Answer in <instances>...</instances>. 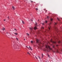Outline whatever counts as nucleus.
<instances>
[{"mask_svg":"<svg viewBox=\"0 0 62 62\" xmlns=\"http://www.w3.org/2000/svg\"><path fill=\"white\" fill-rule=\"evenodd\" d=\"M29 29L30 30H33V28L30 27Z\"/></svg>","mask_w":62,"mask_h":62,"instance_id":"423d86ee","label":"nucleus"},{"mask_svg":"<svg viewBox=\"0 0 62 62\" xmlns=\"http://www.w3.org/2000/svg\"><path fill=\"white\" fill-rule=\"evenodd\" d=\"M53 19H51V21H53Z\"/></svg>","mask_w":62,"mask_h":62,"instance_id":"5701e85b","label":"nucleus"},{"mask_svg":"<svg viewBox=\"0 0 62 62\" xmlns=\"http://www.w3.org/2000/svg\"><path fill=\"white\" fill-rule=\"evenodd\" d=\"M36 10H38V9L37 8H36Z\"/></svg>","mask_w":62,"mask_h":62,"instance_id":"a878e982","label":"nucleus"},{"mask_svg":"<svg viewBox=\"0 0 62 62\" xmlns=\"http://www.w3.org/2000/svg\"><path fill=\"white\" fill-rule=\"evenodd\" d=\"M49 25H51V23H50L49 24Z\"/></svg>","mask_w":62,"mask_h":62,"instance_id":"2f4dec72","label":"nucleus"},{"mask_svg":"<svg viewBox=\"0 0 62 62\" xmlns=\"http://www.w3.org/2000/svg\"><path fill=\"white\" fill-rule=\"evenodd\" d=\"M41 28L42 29H44V27H41Z\"/></svg>","mask_w":62,"mask_h":62,"instance_id":"bb28decb","label":"nucleus"},{"mask_svg":"<svg viewBox=\"0 0 62 62\" xmlns=\"http://www.w3.org/2000/svg\"><path fill=\"white\" fill-rule=\"evenodd\" d=\"M56 46H58V45H57Z\"/></svg>","mask_w":62,"mask_h":62,"instance_id":"a19ab883","label":"nucleus"},{"mask_svg":"<svg viewBox=\"0 0 62 62\" xmlns=\"http://www.w3.org/2000/svg\"><path fill=\"white\" fill-rule=\"evenodd\" d=\"M29 48H30V49H31V50L32 51V49L31 48V47L30 46H29Z\"/></svg>","mask_w":62,"mask_h":62,"instance_id":"0eeeda50","label":"nucleus"},{"mask_svg":"<svg viewBox=\"0 0 62 62\" xmlns=\"http://www.w3.org/2000/svg\"><path fill=\"white\" fill-rule=\"evenodd\" d=\"M15 35H18V33H15Z\"/></svg>","mask_w":62,"mask_h":62,"instance_id":"ddd939ff","label":"nucleus"},{"mask_svg":"<svg viewBox=\"0 0 62 62\" xmlns=\"http://www.w3.org/2000/svg\"><path fill=\"white\" fill-rule=\"evenodd\" d=\"M54 29L55 30V31H57V28L56 27H54Z\"/></svg>","mask_w":62,"mask_h":62,"instance_id":"20e7f679","label":"nucleus"},{"mask_svg":"<svg viewBox=\"0 0 62 62\" xmlns=\"http://www.w3.org/2000/svg\"><path fill=\"white\" fill-rule=\"evenodd\" d=\"M47 10H46V12H47Z\"/></svg>","mask_w":62,"mask_h":62,"instance_id":"f704fd0d","label":"nucleus"},{"mask_svg":"<svg viewBox=\"0 0 62 62\" xmlns=\"http://www.w3.org/2000/svg\"><path fill=\"white\" fill-rule=\"evenodd\" d=\"M45 24V23H42L43 25H44Z\"/></svg>","mask_w":62,"mask_h":62,"instance_id":"c756f323","label":"nucleus"},{"mask_svg":"<svg viewBox=\"0 0 62 62\" xmlns=\"http://www.w3.org/2000/svg\"><path fill=\"white\" fill-rule=\"evenodd\" d=\"M26 34L28 35V36H29V34H28V33H27Z\"/></svg>","mask_w":62,"mask_h":62,"instance_id":"6ab92c4d","label":"nucleus"},{"mask_svg":"<svg viewBox=\"0 0 62 62\" xmlns=\"http://www.w3.org/2000/svg\"><path fill=\"white\" fill-rule=\"evenodd\" d=\"M29 54H30V55H31V54H30V53Z\"/></svg>","mask_w":62,"mask_h":62,"instance_id":"79ce46f5","label":"nucleus"},{"mask_svg":"<svg viewBox=\"0 0 62 62\" xmlns=\"http://www.w3.org/2000/svg\"><path fill=\"white\" fill-rule=\"evenodd\" d=\"M16 39H17V40H19V39H18L17 38H16Z\"/></svg>","mask_w":62,"mask_h":62,"instance_id":"b1692460","label":"nucleus"},{"mask_svg":"<svg viewBox=\"0 0 62 62\" xmlns=\"http://www.w3.org/2000/svg\"><path fill=\"white\" fill-rule=\"evenodd\" d=\"M46 50L47 52H50V50H52V48H50V46L48 45H46Z\"/></svg>","mask_w":62,"mask_h":62,"instance_id":"f257e3e1","label":"nucleus"},{"mask_svg":"<svg viewBox=\"0 0 62 62\" xmlns=\"http://www.w3.org/2000/svg\"><path fill=\"white\" fill-rule=\"evenodd\" d=\"M37 40V43H38V44L39 45V46H41V43L39 41V40L38 39H37L36 40Z\"/></svg>","mask_w":62,"mask_h":62,"instance_id":"f03ea898","label":"nucleus"},{"mask_svg":"<svg viewBox=\"0 0 62 62\" xmlns=\"http://www.w3.org/2000/svg\"><path fill=\"white\" fill-rule=\"evenodd\" d=\"M48 56L49 57H50V56L48 54Z\"/></svg>","mask_w":62,"mask_h":62,"instance_id":"c85d7f7f","label":"nucleus"},{"mask_svg":"<svg viewBox=\"0 0 62 62\" xmlns=\"http://www.w3.org/2000/svg\"><path fill=\"white\" fill-rule=\"evenodd\" d=\"M39 20H38V21H39Z\"/></svg>","mask_w":62,"mask_h":62,"instance_id":"ea45409f","label":"nucleus"},{"mask_svg":"<svg viewBox=\"0 0 62 62\" xmlns=\"http://www.w3.org/2000/svg\"><path fill=\"white\" fill-rule=\"evenodd\" d=\"M30 2H33V1H32L30 0Z\"/></svg>","mask_w":62,"mask_h":62,"instance_id":"7c9ffc66","label":"nucleus"},{"mask_svg":"<svg viewBox=\"0 0 62 62\" xmlns=\"http://www.w3.org/2000/svg\"><path fill=\"white\" fill-rule=\"evenodd\" d=\"M37 26V23H36L35 24V26L34 27V30H36L37 29L36 26Z\"/></svg>","mask_w":62,"mask_h":62,"instance_id":"7ed1b4c3","label":"nucleus"},{"mask_svg":"<svg viewBox=\"0 0 62 62\" xmlns=\"http://www.w3.org/2000/svg\"><path fill=\"white\" fill-rule=\"evenodd\" d=\"M4 21H6V20L4 19Z\"/></svg>","mask_w":62,"mask_h":62,"instance_id":"72a5a7b5","label":"nucleus"},{"mask_svg":"<svg viewBox=\"0 0 62 62\" xmlns=\"http://www.w3.org/2000/svg\"><path fill=\"white\" fill-rule=\"evenodd\" d=\"M57 19L58 20V21H60V19H59V18H57Z\"/></svg>","mask_w":62,"mask_h":62,"instance_id":"4468645a","label":"nucleus"},{"mask_svg":"<svg viewBox=\"0 0 62 62\" xmlns=\"http://www.w3.org/2000/svg\"><path fill=\"white\" fill-rule=\"evenodd\" d=\"M12 8L13 9H14V10L15 9V8L14 6L12 7Z\"/></svg>","mask_w":62,"mask_h":62,"instance_id":"6e6552de","label":"nucleus"},{"mask_svg":"<svg viewBox=\"0 0 62 62\" xmlns=\"http://www.w3.org/2000/svg\"><path fill=\"white\" fill-rule=\"evenodd\" d=\"M24 40H25V39H24Z\"/></svg>","mask_w":62,"mask_h":62,"instance_id":"37998d69","label":"nucleus"},{"mask_svg":"<svg viewBox=\"0 0 62 62\" xmlns=\"http://www.w3.org/2000/svg\"><path fill=\"white\" fill-rule=\"evenodd\" d=\"M38 58L39 59H40V57L39 56H38Z\"/></svg>","mask_w":62,"mask_h":62,"instance_id":"9d476101","label":"nucleus"},{"mask_svg":"<svg viewBox=\"0 0 62 62\" xmlns=\"http://www.w3.org/2000/svg\"><path fill=\"white\" fill-rule=\"evenodd\" d=\"M45 23H48V21H47V20H46V21H45Z\"/></svg>","mask_w":62,"mask_h":62,"instance_id":"1a4fd4ad","label":"nucleus"},{"mask_svg":"<svg viewBox=\"0 0 62 62\" xmlns=\"http://www.w3.org/2000/svg\"><path fill=\"white\" fill-rule=\"evenodd\" d=\"M47 19H49V16H47Z\"/></svg>","mask_w":62,"mask_h":62,"instance_id":"4be33fe9","label":"nucleus"},{"mask_svg":"<svg viewBox=\"0 0 62 62\" xmlns=\"http://www.w3.org/2000/svg\"><path fill=\"white\" fill-rule=\"evenodd\" d=\"M46 10V9H44V10Z\"/></svg>","mask_w":62,"mask_h":62,"instance_id":"4c0bfd02","label":"nucleus"},{"mask_svg":"<svg viewBox=\"0 0 62 62\" xmlns=\"http://www.w3.org/2000/svg\"><path fill=\"white\" fill-rule=\"evenodd\" d=\"M57 51H58V50H57Z\"/></svg>","mask_w":62,"mask_h":62,"instance_id":"a18cd8bd","label":"nucleus"},{"mask_svg":"<svg viewBox=\"0 0 62 62\" xmlns=\"http://www.w3.org/2000/svg\"><path fill=\"white\" fill-rule=\"evenodd\" d=\"M7 34H8V32H7Z\"/></svg>","mask_w":62,"mask_h":62,"instance_id":"c03bdc74","label":"nucleus"},{"mask_svg":"<svg viewBox=\"0 0 62 62\" xmlns=\"http://www.w3.org/2000/svg\"><path fill=\"white\" fill-rule=\"evenodd\" d=\"M31 43H33V41H31Z\"/></svg>","mask_w":62,"mask_h":62,"instance_id":"393cba45","label":"nucleus"},{"mask_svg":"<svg viewBox=\"0 0 62 62\" xmlns=\"http://www.w3.org/2000/svg\"><path fill=\"white\" fill-rule=\"evenodd\" d=\"M8 19H9V16H8Z\"/></svg>","mask_w":62,"mask_h":62,"instance_id":"473e14b6","label":"nucleus"},{"mask_svg":"<svg viewBox=\"0 0 62 62\" xmlns=\"http://www.w3.org/2000/svg\"><path fill=\"white\" fill-rule=\"evenodd\" d=\"M56 24H57V23H55L54 25H56Z\"/></svg>","mask_w":62,"mask_h":62,"instance_id":"412c9836","label":"nucleus"},{"mask_svg":"<svg viewBox=\"0 0 62 62\" xmlns=\"http://www.w3.org/2000/svg\"><path fill=\"white\" fill-rule=\"evenodd\" d=\"M51 27H48V29L49 30H50V28Z\"/></svg>","mask_w":62,"mask_h":62,"instance_id":"aec40b11","label":"nucleus"},{"mask_svg":"<svg viewBox=\"0 0 62 62\" xmlns=\"http://www.w3.org/2000/svg\"><path fill=\"white\" fill-rule=\"evenodd\" d=\"M51 41L52 43H56V42L53 41L52 40H51Z\"/></svg>","mask_w":62,"mask_h":62,"instance_id":"39448f33","label":"nucleus"},{"mask_svg":"<svg viewBox=\"0 0 62 62\" xmlns=\"http://www.w3.org/2000/svg\"><path fill=\"white\" fill-rule=\"evenodd\" d=\"M61 41H59L58 42V43H60V42H61Z\"/></svg>","mask_w":62,"mask_h":62,"instance_id":"dca6fc26","label":"nucleus"},{"mask_svg":"<svg viewBox=\"0 0 62 62\" xmlns=\"http://www.w3.org/2000/svg\"><path fill=\"white\" fill-rule=\"evenodd\" d=\"M35 57L36 58V59H37V60H38V58L36 56H35Z\"/></svg>","mask_w":62,"mask_h":62,"instance_id":"2eb2a0df","label":"nucleus"},{"mask_svg":"<svg viewBox=\"0 0 62 62\" xmlns=\"http://www.w3.org/2000/svg\"><path fill=\"white\" fill-rule=\"evenodd\" d=\"M31 21H33V20H32V19H31Z\"/></svg>","mask_w":62,"mask_h":62,"instance_id":"e433bc0d","label":"nucleus"},{"mask_svg":"<svg viewBox=\"0 0 62 62\" xmlns=\"http://www.w3.org/2000/svg\"><path fill=\"white\" fill-rule=\"evenodd\" d=\"M27 54H29V53L28 52V53H27Z\"/></svg>","mask_w":62,"mask_h":62,"instance_id":"58836bf2","label":"nucleus"},{"mask_svg":"<svg viewBox=\"0 0 62 62\" xmlns=\"http://www.w3.org/2000/svg\"><path fill=\"white\" fill-rule=\"evenodd\" d=\"M5 30V28H3L2 29V30L4 31Z\"/></svg>","mask_w":62,"mask_h":62,"instance_id":"f8f14e48","label":"nucleus"},{"mask_svg":"<svg viewBox=\"0 0 62 62\" xmlns=\"http://www.w3.org/2000/svg\"><path fill=\"white\" fill-rule=\"evenodd\" d=\"M26 47L27 48H28V49H29V47H27V46H26Z\"/></svg>","mask_w":62,"mask_h":62,"instance_id":"a211bd4d","label":"nucleus"},{"mask_svg":"<svg viewBox=\"0 0 62 62\" xmlns=\"http://www.w3.org/2000/svg\"><path fill=\"white\" fill-rule=\"evenodd\" d=\"M53 48H54V45L53 46Z\"/></svg>","mask_w":62,"mask_h":62,"instance_id":"cd10ccee","label":"nucleus"},{"mask_svg":"<svg viewBox=\"0 0 62 62\" xmlns=\"http://www.w3.org/2000/svg\"><path fill=\"white\" fill-rule=\"evenodd\" d=\"M14 30H15L16 31V29H15Z\"/></svg>","mask_w":62,"mask_h":62,"instance_id":"c9c22d12","label":"nucleus"},{"mask_svg":"<svg viewBox=\"0 0 62 62\" xmlns=\"http://www.w3.org/2000/svg\"><path fill=\"white\" fill-rule=\"evenodd\" d=\"M42 57H43V54H42Z\"/></svg>","mask_w":62,"mask_h":62,"instance_id":"f3484780","label":"nucleus"},{"mask_svg":"<svg viewBox=\"0 0 62 62\" xmlns=\"http://www.w3.org/2000/svg\"><path fill=\"white\" fill-rule=\"evenodd\" d=\"M22 23L23 24H24V21H22Z\"/></svg>","mask_w":62,"mask_h":62,"instance_id":"9b49d317","label":"nucleus"}]
</instances>
